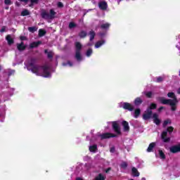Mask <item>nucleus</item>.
Listing matches in <instances>:
<instances>
[{
  "label": "nucleus",
  "instance_id": "20e7f679",
  "mask_svg": "<svg viewBox=\"0 0 180 180\" xmlns=\"http://www.w3.org/2000/svg\"><path fill=\"white\" fill-rule=\"evenodd\" d=\"M111 137H116V135L110 133H105L103 134H98L96 136H93L90 141V144H92L94 141H97V140H103L105 139H110Z\"/></svg>",
  "mask_w": 180,
  "mask_h": 180
},
{
  "label": "nucleus",
  "instance_id": "13d9d810",
  "mask_svg": "<svg viewBox=\"0 0 180 180\" xmlns=\"http://www.w3.org/2000/svg\"><path fill=\"white\" fill-rule=\"evenodd\" d=\"M87 46H91V44H87Z\"/></svg>",
  "mask_w": 180,
  "mask_h": 180
},
{
  "label": "nucleus",
  "instance_id": "a878e982",
  "mask_svg": "<svg viewBox=\"0 0 180 180\" xmlns=\"http://www.w3.org/2000/svg\"><path fill=\"white\" fill-rule=\"evenodd\" d=\"M44 34H46V30H43V29H40L39 30V36L40 37H42V36H44Z\"/></svg>",
  "mask_w": 180,
  "mask_h": 180
},
{
  "label": "nucleus",
  "instance_id": "c9c22d12",
  "mask_svg": "<svg viewBox=\"0 0 180 180\" xmlns=\"http://www.w3.org/2000/svg\"><path fill=\"white\" fill-rule=\"evenodd\" d=\"M171 123V120H167L164 122L163 123V127H165L166 126L168 125V124H170Z\"/></svg>",
  "mask_w": 180,
  "mask_h": 180
},
{
  "label": "nucleus",
  "instance_id": "603ef678",
  "mask_svg": "<svg viewBox=\"0 0 180 180\" xmlns=\"http://www.w3.org/2000/svg\"><path fill=\"white\" fill-rule=\"evenodd\" d=\"M176 49H178V50H180L179 46L176 45Z\"/></svg>",
  "mask_w": 180,
  "mask_h": 180
},
{
  "label": "nucleus",
  "instance_id": "8fccbe9b",
  "mask_svg": "<svg viewBox=\"0 0 180 180\" xmlns=\"http://www.w3.org/2000/svg\"><path fill=\"white\" fill-rule=\"evenodd\" d=\"M21 2H27L28 0H20Z\"/></svg>",
  "mask_w": 180,
  "mask_h": 180
},
{
  "label": "nucleus",
  "instance_id": "dca6fc26",
  "mask_svg": "<svg viewBox=\"0 0 180 180\" xmlns=\"http://www.w3.org/2000/svg\"><path fill=\"white\" fill-rule=\"evenodd\" d=\"M154 147H155V143L153 142L150 143L147 148V152L152 153L153 150L154 149Z\"/></svg>",
  "mask_w": 180,
  "mask_h": 180
},
{
  "label": "nucleus",
  "instance_id": "4be33fe9",
  "mask_svg": "<svg viewBox=\"0 0 180 180\" xmlns=\"http://www.w3.org/2000/svg\"><path fill=\"white\" fill-rule=\"evenodd\" d=\"M143 101H141V98H136L134 101V103L136 106H139V105H141V103Z\"/></svg>",
  "mask_w": 180,
  "mask_h": 180
},
{
  "label": "nucleus",
  "instance_id": "864d4df0",
  "mask_svg": "<svg viewBox=\"0 0 180 180\" xmlns=\"http://www.w3.org/2000/svg\"><path fill=\"white\" fill-rule=\"evenodd\" d=\"M141 180H146V177H143Z\"/></svg>",
  "mask_w": 180,
  "mask_h": 180
},
{
  "label": "nucleus",
  "instance_id": "cd10ccee",
  "mask_svg": "<svg viewBox=\"0 0 180 180\" xmlns=\"http://www.w3.org/2000/svg\"><path fill=\"white\" fill-rule=\"evenodd\" d=\"M89 35H90V41H92V40H94V39H95V32L91 31L89 32Z\"/></svg>",
  "mask_w": 180,
  "mask_h": 180
},
{
  "label": "nucleus",
  "instance_id": "f03ea898",
  "mask_svg": "<svg viewBox=\"0 0 180 180\" xmlns=\"http://www.w3.org/2000/svg\"><path fill=\"white\" fill-rule=\"evenodd\" d=\"M168 98H172L173 99H166L164 98H160V101L161 103L163 105H170L172 107V110H176V107L175 105L178 103V99H176V96H175V94L174 92H169L167 94Z\"/></svg>",
  "mask_w": 180,
  "mask_h": 180
},
{
  "label": "nucleus",
  "instance_id": "a18cd8bd",
  "mask_svg": "<svg viewBox=\"0 0 180 180\" xmlns=\"http://www.w3.org/2000/svg\"><path fill=\"white\" fill-rule=\"evenodd\" d=\"M25 39H26V37H20V40H25Z\"/></svg>",
  "mask_w": 180,
  "mask_h": 180
},
{
  "label": "nucleus",
  "instance_id": "2f4dec72",
  "mask_svg": "<svg viewBox=\"0 0 180 180\" xmlns=\"http://www.w3.org/2000/svg\"><path fill=\"white\" fill-rule=\"evenodd\" d=\"M27 15H29V11L27 10H24L21 12L22 16H27Z\"/></svg>",
  "mask_w": 180,
  "mask_h": 180
},
{
  "label": "nucleus",
  "instance_id": "5701e85b",
  "mask_svg": "<svg viewBox=\"0 0 180 180\" xmlns=\"http://www.w3.org/2000/svg\"><path fill=\"white\" fill-rule=\"evenodd\" d=\"M39 44H40V41L33 42L30 44V49H33L34 47H37V46H39Z\"/></svg>",
  "mask_w": 180,
  "mask_h": 180
},
{
  "label": "nucleus",
  "instance_id": "6ab92c4d",
  "mask_svg": "<svg viewBox=\"0 0 180 180\" xmlns=\"http://www.w3.org/2000/svg\"><path fill=\"white\" fill-rule=\"evenodd\" d=\"M132 175L133 176H140V173L139 172V170L136 169V167L132 168Z\"/></svg>",
  "mask_w": 180,
  "mask_h": 180
},
{
  "label": "nucleus",
  "instance_id": "f257e3e1",
  "mask_svg": "<svg viewBox=\"0 0 180 180\" xmlns=\"http://www.w3.org/2000/svg\"><path fill=\"white\" fill-rule=\"evenodd\" d=\"M34 63V60H31L30 62L26 61L25 65L27 66V70H31L36 75L44 77V78L51 77V73L50 72V68L49 66H39Z\"/></svg>",
  "mask_w": 180,
  "mask_h": 180
},
{
  "label": "nucleus",
  "instance_id": "37998d69",
  "mask_svg": "<svg viewBox=\"0 0 180 180\" xmlns=\"http://www.w3.org/2000/svg\"><path fill=\"white\" fill-rule=\"evenodd\" d=\"M48 57H49V58H51V57H53V53H51V52H49L48 53Z\"/></svg>",
  "mask_w": 180,
  "mask_h": 180
},
{
  "label": "nucleus",
  "instance_id": "ddd939ff",
  "mask_svg": "<svg viewBox=\"0 0 180 180\" xmlns=\"http://www.w3.org/2000/svg\"><path fill=\"white\" fill-rule=\"evenodd\" d=\"M105 40H101V41H97L95 44V49H99V47H102V46H103V44H105Z\"/></svg>",
  "mask_w": 180,
  "mask_h": 180
},
{
  "label": "nucleus",
  "instance_id": "49530a36",
  "mask_svg": "<svg viewBox=\"0 0 180 180\" xmlns=\"http://www.w3.org/2000/svg\"><path fill=\"white\" fill-rule=\"evenodd\" d=\"M162 109H164V107H160V108L158 109V111H159V112H161Z\"/></svg>",
  "mask_w": 180,
  "mask_h": 180
},
{
  "label": "nucleus",
  "instance_id": "79ce46f5",
  "mask_svg": "<svg viewBox=\"0 0 180 180\" xmlns=\"http://www.w3.org/2000/svg\"><path fill=\"white\" fill-rule=\"evenodd\" d=\"M12 74H15V70H10L8 75L11 76Z\"/></svg>",
  "mask_w": 180,
  "mask_h": 180
},
{
  "label": "nucleus",
  "instance_id": "b1692460",
  "mask_svg": "<svg viewBox=\"0 0 180 180\" xmlns=\"http://www.w3.org/2000/svg\"><path fill=\"white\" fill-rule=\"evenodd\" d=\"M92 53H94V51H92V49H89L86 51V57H91V56H92Z\"/></svg>",
  "mask_w": 180,
  "mask_h": 180
},
{
  "label": "nucleus",
  "instance_id": "2eb2a0df",
  "mask_svg": "<svg viewBox=\"0 0 180 180\" xmlns=\"http://www.w3.org/2000/svg\"><path fill=\"white\" fill-rule=\"evenodd\" d=\"M6 40L8 41V44L11 46V44H13V37L11 35H7L6 37Z\"/></svg>",
  "mask_w": 180,
  "mask_h": 180
},
{
  "label": "nucleus",
  "instance_id": "c03bdc74",
  "mask_svg": "<svg viewBox=\"0 0 180 180\" xmlns=\"http://www.w3.org/2000/svg\"><path fill=\"white\" fill-rule=\"evenodd\" d=\"M110 153H115V148H110Z\"/></svg>",
  "mask_w": 180,
  "mask_h": 180
},
{
  "label": "nucleus",
  "instance_id": "6e6d98bb",
  "mask_svg": "<svg viewBox=\"0 0 180 180\" xmlns=\"http://www.w3.org/2000/svg\"><path fill=\"white\" fill-rule=\"evenodd\" d=\"M100 36H101V37L103 36V34H100Z\"/></svg>",
  "mask_w": 180,
  "mask_h": 180
},
{
  "label": "nucleus",
  "instance_id": "a19ab883",
  "mask_svg": "<svg viewBox=\"0 0 180 180\" xmlns=\"http://www.w3.org/2000/svg\"><path fill=\"white\" fill-rule=\"evenodd\" d=\"M5 30H6V27H2V28H1V30H0V32H1V33H4V32H5Z\"/></svg>",
  "mask_w": 180,
  "mask_h": 180
},
{
  "label": "nucleus",
  "instance_id": "c756f323",
  "mask_svg": "<svg viewBox=\"0 0 180 180\" xmlns=\"http://www.w3.org/2000/svg\"><path fill=\"white\" fill-rule=\"evenodd\" d=\"M28 30L29 32H31V33H34V32L37 31V29L36 28V27H28Z\"/></svg>",
  "mask_w": 180,
  "mask_h": 180
},
{
  "label": "nucleus",
  "instance_id": "c85d7f7f",
  "mask_svg": "<svg viewBox=\"0 0 180 180\" xmlns=\"http://www.w3.org/2000/svg\"><path fill=\"white\" fill-rule=\"evenodd\" d=\"M158 151H159V155H160V158L162 160H165V154H164V152H162V150H159Z\"/></svg>",
  "mask_w": 180,
  "mask_h": 180
},
{
  "label": "nucleus",
  "instance_id": "4c0bfd02",
  "mask_svg": "<svg viewBox=\"0 0 180 180\" xmlns=\"http://www.w3.org/2000/svg\"><path fill=\"white\" fill-rule=\"evenodd\" d=\"M146 96L148 97V98H151V96H153V93L149 91V92H147L146 94Z\"/></svg>",
  "mask_w": 180,
  "mask_h": 180
},
{
  "label": "nucleus",
  "instance_id": "f8f14e48",
  "mask_svg": "<svg viewBox=\"0 0 180 180\" xmlns=\"http://www.w3.org/2000/svg\"><path fill=\"white\" fill-rule=\"evenodd\" d=\"M153 122H154V123H155V124H160L161 123V121L160 120V119H158V114L154 113L153 115Z\"/></svg>",
  "mask_w": 180,
  "mask_h": 180
},
{
  "label": "nucleus",
  "instance_id": "9d476101",
  "mask_svg": "<svg viewBox=\"0 0 180 180\" xmlns=\"http://www.w3.org/2000/svg\"><path fill=\"white\" fill-rule=\"evenodd\" d=\"M169 150H170V153H173V154L179 153L180 152V143H179L176 146H171Z\"/></svg>",
  "mask_w": 180,
  "mask_h": 180
},
{
  "label": "nucleus",
  "instance_id": "a211bd4d",
  "mask_svg": "<svg viewBox=\"0 0 180 180\" xmlns=\"http://www.w3.org/2000/svg\"><path fill=\"white\" fill-rule=\"evenodd\" d=\"M89 149L91 153H95L98 150V146L96 145H92L89 146Z\"/></svg>",
  "mask_w": 180,
  "mask_h": 180
},
{
  "label": "nucleus",
  "instance_id": "bb28decb",
  "mask_svg": "<svg viewBox=\"0 0 180 180\" xmlns=\"http://www.w3.org/2000/svg\"><path fill=\"white\" fill-rule=\"evenodd\" d=\"M79 37H81V39H84V37H86V32L85 31H82L79 34Z\"/></svg>",
  "mask_w": 180,
  "mask_h": 180
},
{
  "label": "nucleus",
  "instance_id": "3c124183",
  "mask_svg": "<svg viewBox=\"0 0 180 180\" xmlns=\"http://www.w3.org/2000/svg\"><path fill=\"white\" fill-rule=\"evenodd\" d=\"M15 5H16L17 6H20V4H19L18 2H15Z\"/></svg>",
  "mask_w": 180,
  "mask_h": 180
},
{
  "label": "nucleus",
  "instance_id": "7c9ffc66",
  "mask_svg": "<svg viewBox=\"0 0 180 180\" xmlns=\"http://www.w3.org/2000/svg\"><path fill=\"white\" fill-rule=\"evenodd\" d=\"M155 81V82H162L164 81V77H156Z\"/></svg>",
  "mask_w": 180,
  "mask_h": 180
},
{
  "label": "nucleus",
  "instance_id": "412c9836",
  "mask_svg": "<svg viewBox=\"0 0 180 180\" xmlns=\"http://www.w3.org/2000/svg\"><path fill=\"white\" fill-rule=\"evenodd\" d=\"M141 112V110L139 108H137L136 110H135L134 112V117L137 119V117H139V116L140 115Z\"/></svg>",
  "mask_w": 180,
  "mask_h": 180
},
{
  "label": "nucleus",
  "instance_id": "6e6552de",
  "mask_svg": "<svg viewBox=\"0 0 180 180\" xmlns=\"http://www.w3.org/2000/svg\"><path fill=\"white\" fill-rule=\"evenodd\" d=\"M108 124H112L113 130L117 133V134H120V127H119V124H117V122H108Z\"/></svg>",
  "mask_w": 180,
  "mask_h": 180
},
{
  "label": "nucleus",
  "instance_id": "e433bc0d",
  "mask_svg": "<svg viewBox=\"0 0 180 180\" xmlns=\"http://www.w3.org/2000/svg\"><path fill=\"white\" fill-rule=\"evenodd\" d=\"M75 26H76V25L74 22H70V24H69L70 29H73V27H75Z\"/></svg>",
  "mask_w": 180,
  "mask_h": 180
},
{
  "label": "nucleus",
  "instance_id": "de8ad7c7",
  "mask_svg": "<svg viewBox=\"0 0 180 180\" xmlns=\"http://www.w3.org/2000/svg\"><path fill=\"white\" fill-rule=\"evenodd\" d=\"M91 159V158H89V157H88V156H86V158H84V160H90Z\"/></svg>",
  "mask_w": 180,
  "mask_h": 180
},
{
  "label": "nucleus",
  "instance_id": "ea45409f",
  "mask_svg": "<svg viewBox=\"0 0 180 180\" xmlns=\"http://www.w3.org/2000/svg\"><path fill=\"white\" fill-rule=\"evenodd\" d=\"M63 6H64V5H63V3L61 2L58 3V8H63Z\"/></svg>",
  "mask_w": 180,
  "mask_h": 180
},
{
  "label": "nucleus",
  "instance_id": "aec40b11",
  "mask_svg": "<svg viewBox=\"0 0 180 180\" xmlns=\"http://www.w3.org/2000/svg\"><path fill=\"white\" fill-rule=\"evenodd\" d=\"M122 126H124V131H128L129 127V123L126 121L122 122Z\"/></svg>",
  "mask_w": 180,
  "mask_h": 180
},
{
  "label": "nucleus",
  "instance_id": "7ed1b4c3",
  "mask_svg": "<svg viewBox=\"0 0 180 180\" xmlns=\"http://www.w3.org/2000/svg\"><path fill=\"white\" fill-rule=\"evenodd\" d=\"M174 131V128L172 127H169L167 129V130L163 131L161 134L162 140L164 143H169L171 141V133Z\"/></svg>",
  "mask_w": 180,
  "mask_h": 180
},
{
  "label": "nucleus",
  "instance_id": "58836bf2",
  "mask_svg": "<svg viewBox=\"0 0 180 180\" xmlns=\"http://www.w3.org/2000/svg\"><path fill=\"white\" fill-rule=\"evenodd\" d=\"M4 4L6 5H11L12 4V2L11 1V0H5Z\"/></svg>",
  "mask_w": 180,
  "mask_h": 180
},
{
  "label": "nucleus",
  "instance_id": "4d7b16f0",
  "mask_svg": "<svg viewBox=\"0 0 180 180\" xmlns=\"http://www.w3.org/2000/svg\"><path fill=\"white\" fill-rule=\"evenodd\" d=\"M2 70V67L1 66H0V70Z\"/></svg>",
  "mask_w": 180,
  "mask_h": 180
},
{
  "label": "nucleus",
  "instance_id": "bf43d9fd",
  "mask_svg": "<svg viewBox=\"0 0 180 180\" xmlns=\"http://www.w3.org/2000/svg\"><path fill=\"white\" fill-rule=\"evenodd\" d=\"M6 9H8V7L6 8Z\"/></svg>",
  "mask_w": 180,
  "mask_h": 180
},
{
  "label": "nucleus",
  "instance_id": "f3484780",
  "mask_svg": "<svg viewBox=\"0 0 180 180\" xmlns=\"http://www.w3.org/2000/svg\"><path fill=\"white\" fill-rule=\"evenodd\" d=\"M110 27V24L108 22H101V29H109Z\"/></svg>",
  "mask_w": 180,
  "mask_h": 180
},
{
  "label": "nucleus",
  "instance_id": "72a5a7b5",
  "mask_svg": "<svg viewBox=\"0 0 180 180\" xmlns=\"http://www.w3.org/2000/svg\"><path fill=\"white\" fill-rule=\"evenodd\" d=\"M121 168H123V169H125V168H127V162H122L120 165Z\"/></svg>",
  "mask_w": 180,
  "mask_h": 180
},
{
  "label": "nucleus",
  "instance_id": "f704fd0d",
  "mask_svg": "<svg viewBox=\"0 0 180 180\" xmlns=\"http://www.w3.org/2000/svg\"><path fill=\"white\" fill-rule=\"evenodd\" d=\"M31 4H30V6H33L34 4H38L39 0H30Z\"/></svg>",
  "mask_w": 180,
  "mask_h": 180
},
{
  "label": "nucleus",
  "instance_id": "39448f33",
  "mask_svg": "<svg viewBox=\"0 0 180 180\" xmlns=\"http://www.w3.org/2000/svg\"><path fill=\"white\" fill-rule=\"evenodd\" d=\"M75 58L78 61H82V55L81 54V51L82 50V44L79 42L75 43Z\"/></svg>",
  "mask_w": 180,
  "mask_h": 180
},
{
  "label": "nucleus",
  "instance_id": "1a4fd4ad",
  "mask_svg": "<svg viewBox=\"0 0 180 180\" xmlns=\"http://www.w3.org/2000/svg\"><path fill=\"white\" fill-rule=\"evenodd\" d=\"M120 105L122 108H123L124 109H127L130 112L133 111V110L134 109V107H133V105L129 103H121Z\"/></svg>",
  "mask_w": 180,
  "mask_h": 180
},
{
  "label": "nucleus",
  "instance_id": "4468645a",
  "mask_svg": "<svg viewBox=\"0 0 180 180\" xmlns=\"http://www.w3.org/2000/svg\"><path fill=\"white\" fill-rule=\"evenodd\" d=\"M17 49L19 50V51H23L25 49H26V46L22 42L21 44H17Z\"/></svg>",
  "mask_w": 180,
  "mask_h": 180
},
{
  "label": "nucleus",
  "instance_id": "052dcab7",
  "mask_svg": "<svg viewBox=\"0 0 180 180\" xmlns=\"http://www.w3.org/2000/svg\"><path fill=\"white\" fill-rule=\"evenodd\" d=\"M86 140H88V136L86 137Z\"/></svg>",
  "mask_w": 180,
  "mask_h": 180
},
{
  "label": "nucleus",
  "instance_id": "0eeeda50",
  "mask_svg": "<svg viewBox=\"0 0 180 180\" xmlns=\"http://www.w3.org/2000/svg\"><path fill=\"white\" fill-rule=\"evenodd\" d=\"M56 11H54V10L51 9L49 11V14L46 11L42 12L41 17L44 19H54V18L56 17Z\"/></svg>",
  "mask_w": 180,
  "mask_h": 180
},
{
  "label": "nucleus",
  "instance_id": "5fc2aeb1",
  "mask_svg": "<svg viewBox=\"0 0 180 180\" xmlns=\"http://www.w3.org/2000/svg\"><path fill=\"white\" fill-rule=\"evenodd\" d=\"M110 169H107L105 172H109V170H110Z\"/></svg>",
  "mask_w": 180,
  "mask_h": 180
},
{
  "label": "nucleus",
  "instance_id": "473e14b6",
  "mask_svg": "<svg viewBox=\"0 0 180 180\" xmlns=\"http://www.w3.org/2000/svg\"><path fill=\"white\" fill-rule=\"evenodd\" d=\"M4 119H5V112L0 113V122H4Z\"/></svg>",
  "mask_w": 180,
  "mask_h": 180
},
{
  "label": "nucleus",
  "instance_id": "9b49d317",
  "mask_svg": "<svg viewBox=\"0 0 180 180\" xmlns=\"http://www.w3.org/2000/svg\"><path fill=\"white\" fill-rule=\"evenodd\" d=\"M98 7L101 11H106V9H108V3H106V1H100L98 3Z\"/></svg>",
  "mask_w": 180,
  "mask_h": 180
},
{
  "label": "nucleus",
  "instance_id": "09e8293b",
  "mask_svg": "<svg viewBox=\"0 0 180 180\" xmlns=\"http://www.w3.org/2000/svg\"><path fill=\"white\" fill-rule=\"evenodd\" d=\"M177 94H179L180 95V87L177 90Z\"/></svg>",
  "mask_w": 180,
  "mask_h": 180
},
{
  "label": "nucleus",
  "instance_id": "393cba45",
  "mask_svg": "<svg viewBox=\"0 0 180 180\" xmlns=\"http://www.w3.org/2000/svg\"><path fill=\"white\" fill-rule=\"evenodd\" d=\"M63 67H72L73 64L71 61H68L67 63H63L62 64Z\"/></svg>",
  "mask_w": 180,
  "mask_h": 180
},
{
  "label": "nucleus",
  "instance_id": "423d86ee",
  "mask_svg": "<svg viewBox=\"0 0 180 180\" xmlns=\"http://www.w3.org/2000/svg\"><path fill=\"white\" fill-rule=\"evenodd\" d=\"M157 108V104L155 103H151L150 107L145 111L143 114V119L144 120H148L151 117V115H153L152 109H155Z\"/></svg>",
  "mask_w": 180,
  "mask_h": 180
}]
</instances>
